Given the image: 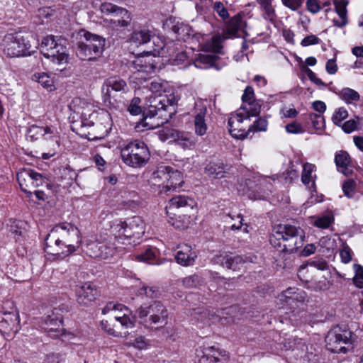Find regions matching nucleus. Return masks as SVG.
I'll list each match as a JSON object with an SVG mask.
<instances>
[{
  "instance_id": "nucleus-1",
  "label": "nucleus",
  "mask_w": 363,
  "mask_h": 363,
  "mask_svg": "<svg viewBox=\"0 0 363 363\" xmlns=\"http://www.w3.org/2000/svg\"><path fill=\"white\" fill-rule=\"evenodd\" d=\"M80 231L71 223H64L55 226L45 239V248L55 258L68 257L80 246Z\"/></svg>"
},
{
  "instance_id": "nucleus-2",
  "label": "nucleus",
  "mask_w": 363,
  "mask_h": 363,
  "mask_svg": "<svg viewBox=\"0 0 363 363\" xmlns=\"http://www.w3.org/2000/svg\"><path fill=\"white\" fill-rule=\"evenodd\" d=\"M110 237L118 244L132 245L143 237L145 223L142 218L133 216L125 220H115L109 225Z\"/></svg>"
},
{
  "instance_id": "nucleus-3",
  "label": "nucleus",
  "mask_w": 363,
  "mask_h": 363,
  "mask_svg": "<svg viewBox=\"0 0 363 363\" xmlns=\"http://www.w3.org/2000/svg\"><path fill=\"white\" fill-rule=\"evenodd\" d=\"M304 238L305 234L301 228L289 224H279L273 229L270 243L280 251L293 253L303 245Z\"/></svg>"
},
{
  "instance_id": "nucleus-4",
  "label": "nucleus",
  "mask_w": 363,
  "mask_h": 363,
  "mask_svg": "<svg viewBox=\"0 0 363 363\" xmlns=\"http://www.w3.org/2000/svg\"><path fill=\"white\" fill-rule=\"evenodd\" d=\"M77 42L76 54L82 60H93L99 57L105 46V39L88 31L81 30Z\"/></svg>"
},
{
  "instance_id": "nucleus-5",
  "label": "nucleus",
  "mask_w": 363,
  "mask_h": 363,
  "mask_svg": "<svg viewBox=\"0 0 363 363\" xmlns=\"http://www.w3.org/2000/svg\"><path fill=\"white\" fill-rule=\"evenodd\" d=\"M72 105L74 107V111L81 116L83 126H92L95 124L94 120H96L104 125L105 134H107L111 130V118L107 111H95L93 110L92 104H87L81 99L73 100Z\"/></svg>"
},
{
  "instance_id": "nucleus-6",
  "label": "nucleus",
  "mask_w": 363,
  "mask_h": 363,
  "mask_svg": "<svg viewBox=\"0 0 363 363\" xmlns=\"http://www.w3.org/2000/svg\"><path fill=\"white\" fill-rule=\"evenodd\" d=\"M245 26V22L240 15L233 16L224 30L223 34H218L212 36L210 39L199 42L201 50L221 53L223 43L225 40L235 37L239 30Z\"/></svg>"
},
{
  "instance_id": "nucleus-7",
  "label": "nucleus",
  "mask_w": 363,
  "mask_h": 363,
  "mask_svg": "<svg viewBox=\"0 0 363 363\" xmlns=\"http://www.w3.org/2000/svg\"><path fill=\"white\" fill-rule=\"evenodd\" d=\"M150 182L165 191L175 190L184 183L182 173L171 166L160 164L152 174Z\"/></svg>"
},
{
  "instance_id": "nucleus-8",
  "label": "nucleus",
  "mask_w": 363,
  "mask_h": 363,
  "mask_svg": "<svg viewBox=\"0 0 363 363\" xmlns=\"http://www.w3.org/2000/svg\"><path fill=\"white\" fill-rule=\"evenodd\" d=\"M121 157L126 165L140 168L147 164L150 157V152L143 141L135 140L121 147Z\"/></svg>"
},
{
  "instance_id": "nucleus-9",
  "label": "nucleus",
  "mask_w": 363,
  "mask_h": 363,
  "mask_svg": "<svg viewBox=\"0 0 363 363\" xmlns=\"http://www.w3.org/2000/svg\"><path fill=\"white\" fill-rule=\"evenodd\" d=\"M259 114V108L257 104H246L241 106L234 113H232L228 119L229 132L230 135L237 139H244L248 136L243 122L250 120L251 117L257 116Z\"/></svg>"
},
{
  "instance_id": "nucleus-10",
  "label": "nucleus",
  "mask_w": 363,
  "mask_h": 363,
  "mask_svg": "<svg viewBox=\"0 0 363 363\" xmlns=\"http://www.w3.org/2000/svg\"><path fill=\"white\" fill-rule=\"evenodd\" d=\"M3 52L8 57H19L30 55L38 46H32L29 40L21 33H8L2 40Z\"/></svg>"
},
{
  "instance_id": "nucleus-11",
  "label": "nucleus",
  "mask_w": 363,
  "mask_h": 363,
  "mask_svg": "<svg viewBox=\"0 0 363 363\" xmlns=\"http://www.w3.org/2000/svg\"><path fill=\"white\" fill-rule=\"evenodd\" d=\"M354 338V335L350 330L336 327L325 337L326 347L333 353H346L352 349Z\"/></svg>"
},
{
  "instance_id": "nucleus-12",
  "label": "nucleus",
  "mask_w": 363,
  "mask_h": 363,
  "mask_svg": "<svg viewBox=\"0 0 363 363\" xmlns=\"http://www.w3.org/2000/svg\"><path fill=\"white\" fill-rule=\"evenodd\" d=\"M138 317L146 327L155 324H165L168 318L166 307L159 301H155L148 306H141L138 309Z\"/></svg>"
},
{
  "instance_id": "nucleus-13",
  "label": "nucleus",
  "mask_w": 363,
  "mask_h": 363,
  "mask_svg": "<svg viewBox=\"0 0 363 363\" xmlns=\"http://www.w3.org/2000/svg\"><path fill=\"white\" fill-rule=\"evenodd\" d=\"M102 313L110 315L117 322L121 330L127 331L135 325V317L126 306L110 302L102 309Z\"/></svg>"
},
{
  "instance_id": "nucleus-14",
  "label": "nucleus",
  "mask_w": 363,
  "mask_h": 363,
  "mask_svg": "<svg viewBox=\"0 0 363 363\" xmlns=\"http://www.w3.org/2000/svg\"><path fill=\"white\" fill-rule=\"evenodd\" d=\"M101 13L107 15H111L113 18L106 19L105 21L113 29L120 28H127L131 22V15L130 12L122 7H119L111 3H103L100 6Z\"/></svg>"
},
{
  "instance_id": "nucleus-15",
  "label": "nucleus",
  "mask_w": 363,
  "mask_h": 363,
  "mask_svg": "<svg viewBox=\"0 0 363 363\" xmlns=\"http://www.w3.org/2000/svg\"><path fill=\"white\" fill-rule=\"evenodd\" d=\"M63 313L64 310L62 308H54L44 318L41 328L50 337L52 338L60 337L65 334Z\"/></svg>"
},
{
  "instance_id": "nucleus-16",
  "label": "nucleus",
  "mask_w": 363,
  "mask_h": 363,
  "mask_svg": "<svg viewBox=\"0 0 363 363\" xmlns=\"http://www.w3.org/2000/svg\"><path fill=\"white\" fill-rule=\"evenodd\" d=\"M28 133L31 138L41 136L45 142L48 148L58 149L60 144V133L56 126L47 125L45 126H38L33 125L30 126Z\"/></svg>"
},
{
  "instance_id": "nucleus-17",
  "label": "nucleus",
  "mask_w": 363,
  "mask_h": 363,
  "mask_svg": "<svg viewBox=\"0 0 363 363\" xmlns=\"http://www.w3.org/2000/svg\"><path fill=\"white\" fill-rule=\"evenodd\" d=\"M227 354L224 350H221L213 346L200 347L196 350L195 363H225Z\"/></svg>"
},
{
  "instance_id": "nucleus-18",
  "label": "nucleus",
  "mask_w": 363,
  "mask_h": 363,
  "mask_svg": "<svg viewBox=\"0 0 363 363\" xmlns=\"http://www.w3.org/2000/svg\"><path fill=\"white\" fill-rule=\"evenodd\" d=\"M0 321V333L6 340L12 339L21 330L20 315L17 311L4 314Z\"/></svg>"
},
{
  "instance_id": "nucleus-19",
  "label": "nucleus",
  "mask_w": 363,
  "mask_h": 363,
  "mask_svg": "<svg viewBox=\"0 0 363 363\" xmlns=\"http://www.w3.org/2000/svg\"><path fill=\"white\" fill-rule=\"evenodd\" d=\"M75 294L77 303L85 306L95 301L100 294L97 287L89 282L77 286Z\"/></svg>"
},
{
  "instance_id": "nucleus-20",
  "label": "nucleus",
  "mask_w": 363,
  "mask_h": 363,
  "mask_svg": "<svg viewBox=\"0 0 363 363\" xmlns=\"http://www.w3.org/2000/svg\"><path fill=\"white\" fill-rule=\"evenodd\" d=\"M130 69L133 74H148L155 71V62L149 54L138 55L131 62Z\"/></svg>"
},
{
  "instance_id": "nucleus-21",
  "label": "nucleus",
  "mask_w": 363,
  "mask_h": 363,
  "mask_svg": "<svg viewBox=\"0 0 363 363\" xmlns=\"http://www.w3.org/2000/svg\"><path fill=\"white\" fill-rule=\"evenodd\" d=\"M110 231L108 229H106L104 232H101L95 240H88L84 246V251L85 253L91 257L97 258L99 256H104L110 253L105 252L104 254L100 251L101 244H104V242H107L108 240L113 239V237H110Z\"/></svg>"
},
{
  "instance_id": "nucleus-22",
  "label": "nucleus",
  "mask_w": 363,
  "mask_h": 363,
  "mask_svg": "<svg viewBox=\"0 0 363 363\" xmlns=\"http://www.w3.org/2000/svg\"><path fill=\"white\" fill-rule=\"evenodd\" d=\"M126 88L127 84L123 79L116 77L107 79L102 86L104 102H111V90L125 91Z\"/></svg>"
},
{
  "instance_id": "nucleus-23",
  "label": "nucleus",
  "mask_w": 363,
  "mask_h": 363,
  "mask_svg": "<svg viewBox=\"0 0 363 363\" xmlns=\"http://www.w3.org/2000/svg\"><path fill=\"white\" fill-rule=\"evenodd\" d=\"M178 248L179 250L175 256L177 262L186 267L194 264L197 257L196 250L187 244L181 245Z\"/></svg>"
},
{
  "instance_id": "nucleus-24",
  "label": "nucleus",
  "mask_w": 363,
  "mask_h": 363,
  "mask_svg": "<svg viewBox=\"0 0 363 363\" xmlns=\"http://www.w3.org/2000/svg\"><path fill=\"white\" fill-rule=\"evenodd\" d=\"M335 162L337 170L349 176L352 174L353 167L350 155L344 150L336 152L335 155Z\"/></svg>"
},
{
  "instance_id": "nucleus-25",
  "label": "nucleus",
  "mask_w": 363,
  "mask_h": 363,
  "mask_svg": "<svg viewBox=\"0 0 363 363\" xmlns=\"http://www.w3.org/2000/svg\"><path fill=\"white\" fill-rule=\"evenodd\" d=\"M283 345L286 350H291L292 351L296 352V355L300 356L301 358H303V360L305 359L311 360L310 357L305 354L306 351L308 350V347L302 339L289 338L285 340Z\"/></svg>"
},
{
  "instance_id": "nucleus-26",
  "label": "nucleus",
  "mask_w": 363,
  "mask_h": 363,
  "mask_svg": "<svg viewBox=\"0 0 363 363\" xmlns=\"http://www.w3.org/2000/svg\"><path fill=\"white\" fill-rule=\"evenodd\" d=\"M193 63L196 67L199 69H205L211 67H214L218 70L220 69L218 65V57L209 54H199L194 60Z\"/></svg>"
},
{
  "instance_id": "nucleus-27",
  "label": "nucleus",
  "mask_w": 363,
  "mask_h": 363,
  "mask_svg": "<svg viewBox=\"0 0 363 363\" xmlns=\"http://www.w3.org/2000/svg\"><path fill=\"white\" fill-rule=\"evenodd\" d=\"M207 108L204 106L196 109L194 125L195 133L198 135L203 136L206 133L207 125L205 118Z\"/></svg>"
},
{
  "instance_id": "nucleus-28",
  "label": "nucleus",
  "mask_w": 363,
  "mask_h": 363,
  "mask_svg": "<svg viewBox=\"0 0 363 363\" xmlns=\"http://www.w3.org/2000/svg\"><path fill=\"white\" fill-rule=\"evenodd\" d=\"M65 43V40L50 35L44 37L40 43V52L45 56H53L52 52L58 45Z\"/></svg>"
},
{
  "instance_id": "nucleus-29",
  "label": "nucleus",
  "mask_w": 363,
  "mask_h": 363,
  "mask_svg": "<svg viewBox=\"0 0 363 363\" xmlns=\"http://www.w3.org/2000/svg\"><path fill=\"white\" fill-rule=\"evenodd\" d=\"M33 170L30 169H23L17 174V180L21 190L26 193H32L34 189L33 181Z\"/></svg>"
},
{
  "instance_id": "nucleus-30",
  "label": "nucleus",
  "mask_w": 363,
  "mask_h": 363,
  "mask_svg": "<svg viewBox=\"0 0 363 363\" xmlns=\"http://www.w3.org/2000/svg\"><path fill=\"white\" fill-rule=\"evenodd\" d=\"M195 319L204 325H211L219 320V316L213 310L198 308L193 314Z\"/></svg>"
},
{
  "instance_id": "nucleus-31",
  "label": "nucleus",
  "mask_w": 363,
  "mask_h": 363,
  "mask_svg": "<svg viewBox=\"0 0 363 363\" xmlns=\"http://www.w3.org/2000/svg\"><path fill=\"white\" fill-rule=\"evenodd\" d=\"M151 32L147 29L136 30L133 32L129 39L131 46L140 47L151 42Z\"/></svg>"
},
{
  "instance_id": "nucleus-32",
  "label": "nucleus",
  "mask_w": 363,
  "mask_h": 363,
  "mask_svg": "<svg viewBox=\"0 0 363 363\" xmlns=\"http://www.w3.org/2000/svg\"><path fill=\"white\" fill-rule=\"evenodd\" d=\"M123 346L127 347H133L138 350H145L150 346V341L145 336L137 335L131 338L124 337Z\"/></svg>"
},
{
  "instance_id": "nucleus-33",
  "label": "nucleus",
  "mask_w": 363,
  "mask_h": 363,
  "mask_svg": "<svg viewBox=\"0 0 363 363\" xmlns=\"http://www.w3.org/2000/svg\"><path fill=\"white\" fill-rule=\"evenodd\" d=\"M305 297L306 294L303 290L296 288H289L279 296V298L280 301L290 304L291 301H303Z\"/></svg>"
},
{
  "instance_id": "nucleus-34",
  "label": "nucleus",
  "mask_w": 363,
  "mask_h": 363,
  "mask_svg": "<svg viewBox=\"0 0 363 363\" xmlns=\"http://www.w3.org/2000/svg\"><path fill=\"white\" fill-rule=\"evenodd\" d=\"M315 166L311 163L306 162L303 165V171L301 174V182L310 189H315V179L316 175L314 174Z\"/></svg>"
},
{
  "instance_id": "nucleus-35",
  "label": "nucleus",
  "mask_w": 363,
  "mask_h": 363,
  "mask_svg": "<svg viewBox=\"0 0 363 363\" xmlns=\"http://www.w3.org/2000/svg\"><path fill=\"white\" fill-rule=\"evenodd\" d=\"M217 263L228 269L236 270L240 264L243 262V259L240 256H233L231 255H220L216 257Z\"/></svg>"
},
{
  "instance_id": "nucleus-36",
  "label": "nucleus",
  "mask_w": 363,
  "mask_h": 363,
  "mask_svg": "<svg viewBox=\"0 0 363 363\" xmlns=\"http://www.w3.org/2000/svg\"><path fill=\"white\" fill-rule=\"evenodd\" d=\"M64 43H65L58 45L55 49L52 51L53 56H45V57L57 65L67 63L69 55L67 54V49Z\"/></svg>"
},
{
  "instance_id": "nucleus-37",
  "label": "nucleus",
  "mask_w": 363,
  "mask_h": 363,
  "mask_svg": "<svg viewBox=\"0 0 363 363\" xmlns=\"http://www.w3.org/2000/svg\"><path fill=\"white\" fill-rule=\"evenodd\" d=\"M196 206L195 200L185 195H179L173 197L169 201V208H179L189 207L193 208Z\"/></svg>"
},
{
  "instance_id": "nucleus-38",
  "label": "nucleus",
  "mask_w": 363,
  "mask_h": 363,
  "mask_svg": "<svg viewBox=\"0 0 363 363\" xmlns=\"http://www.w3.org/2000/svg\"><path fill=\"white\" fill-rule=\"evenodd\" d=\"M205 173L213 178H222L224 177L225 166L221 162H210L204 169Z\"/></svg>"
},
{
  "instance_id": "nucleus-39",
  "label": "nucleus",
  "mask_w": 363,
  "mask_h": 363,
  "mask_svg": "<svg viewBox=\"0 0 363 363\" xmlns=\"http://www.w3.org/2000/svg\"><path fill=\"white\" fill-rule=\"evenodd\" d=\"M262 10L263 18L272 23L277 18L275 9L272 5L273 0H257Z\"/></svg>"
},
{
  "instance_id": "nucleus-40",
  "label": "nucleus",
  "mask_w": 363,
  "mask_h": 363,
  "mask_svg": "<svg viewBox=\"0 0 363 363\" xmlns=\"http://www.w3.org/2000/svg\"><path fill=\"white\" fill-rule=\"evenodd\" d=\"M101 329L110 335L116 337H126L129 333L128 331L121 330V327L117 324H111L108 320L101 321Z\"/></svg>"
},
{
  "instance_id": "nucleus-41",
  "label": "nucleus",
  "mask_w": 363,
  "mask_h": 363,
  "mask_svg": "<svg viewBox=\"0 0 363 363\" xmlns=\"http://www.w3.org/2000/svg\"><path fill=\"white\" fill-rule=\"evenodd\" d=\"M312 224L318 228H328L334 222V216L331 212L323 214L318 216H314L312 218Z\"/></svg>"
},
{
  "instance_id": "nucleus-42",
  "label": "nucleus",
  "mask_w": 363,
  "mask_h": 363,
  "mask_svg": "<svg viewBox=\"0 0 363 363\" xmlns=\"http://www.w3.org/2000/svg\"><path fill=\"white\" fill-rule=\"evenodd\" d=\"M32 79L39 83L43 88L49 91H52L55 89L53 79L47 73H36L33 74Z\"/></svg>"
},
{
  "instance_id": "nucleus-43",
  "label": "nucleus",
  "mask_w": 363,
  "mask_h": 363,
  "mask_svg": "<svg viewBox=\"0 0 363 363\" xmlns=\"http://www.w3.org/2000/svg\"><path fill=\"white\" fill-rule=\"evenodd\" d=\"M179 130L164 127L158 132V137L162 142L169 141L175 143L178 138Z\"/></svg>"
},
{
  "instance_id": "nucleus-44",
  "label": "nucleus",
  "mask_w": 363,
  "mask_h": 363,
  "mask_svg": "<svg viewBox=\"0 0 363 363\" xmlns=\"http://www.w3.org/2000/svg\"><path fill=\"white\" fill-rule=\"evenodd\" d=\"M113 239H108L107 242H104V244H101L100 247V251L102 254L105 252H108V251H111L109 254L103 255V256H99L97 258H101V259H108L109 257H113L115 253L117 251L118 246L115 242H113Z\"/></svg>"
},
{
  "instance_id": "nucleus-45",
  "label": "nucleus",
  "mask_w": 363,
  "mask_h": 363,
  "mask_svg": "<svg viewBox=\"0 0 363 363\" xmlns=\"http://www.w3.org/2000/svg\"><path fill=\"white\" fill-rule=\"evenodd\" d=\"M340 96L347 104L357 101L360 99V96L357 91L348 87L344 88L340 91Z\"/></svg>"
},
{
  "instance_id": "nucleus-46",
  "label": "nucleus",
  "mask_w": 363,
  "mask_h": 363,
  "mask_svg": "<svg viewBox=\"0 0 363 363\" xmlns=\"http://www.w3.org/2000/svg\"><path fill=\"white\" fill-rule=\"evenodd\" d=\"M175 143L183 149H191L195 145V142L191 137L188 133L182 131H179L178 138H177Z\"/></svg>"
},
{
  "instance_id": "nucleus-47",
  "label": "nucleus",
  "mask_w": 363,
  "mask_h": 363,
  "mask_svg": "<svg viewBox=\"0 0 363 363\" xmlns=\"http://www.w3.org/2000/svg\"><path fill=\"white\" fill-rule=\"evenodd\" d=\"M157 257L156 250L152 247H147L144 252L135 255V259L139 262L150 263Z\"/></svg>"
},
{
  "instance_id": "nucleus-48",
  "label": "nucleus",
  "mask_w": 363,
  "mask_h": 363,
  "mask_svg": "<svg viewBox=\"0 0 363 363\" xmlns=\"http://www.w3.org/2000/svg\"><path fill=\"white\" fill-rule=\"evenodd\" d=\"M138 294L142 298L153 299L158 296L159 291L155 286H145L140 288L138 291Z\"/></svg>"
},
{
  "instance_id": "nucleus-49",
  "label": "nucleus",
  "mask_w": 363,
  "mask_h": 363,
  "mask_svg": "<svg viewBox=\"0 0 363 363\" xmlns=\"http://www.w3.org/2000/svg\"><path fill=\"white\" fill-rule=\"evenodd\" d=\"M151 41L154 45L153 48L152 50L146 51L145 53L149 54L150 56L152 55V57H155L161 54L162 50L164 49V44L159 37L155 35L151 36Z\"/></svg>"
},
{
  "instance_id": "nucleus-50",
  "label": "nucleus",
  "mask_w": 363,
  "mask_h": 363,
  "mask_svg": "<svg viewBox=\"0 0 363 363\" xmlns=\"http://www.w3.org/2000/svg\"><path fill=\"white\" fill-rule=\"evenodd\" d=\"M254 90L253 89L248 86L245 88V91H244V94L242 96V106H245V105L247 104H257L258 106H259V111H261V104L260 103L254 99Z\"/></svg>"
},
{
  "instance_id": "nucleus-51",
  "label": "nucleus",
  "mask_w": 363,
  "mask_h": 363,
  "mask_svg": "<svg viewBox=\"0 0 363 363\" xmlns=\"http://www.w3.org/2000/svg\"><path fill=\"white\" fill-rule=\"evenodd\" d=\"M203 283L202 279L196 274H193L183 279V285L188 289L196 288Z\"/></svg>"
},
{
  "instance_id": "nucleus-52",
  "label": "nucleus",
  "mask_w": 363,
  "mask_h": 363,
  "mask_svg": "<svg viewBox=\"0 0 363 363\" xmlns=\"http://www.w3.org/2000/svg\"><path fill=\"white\" fill-rule=\"evenodd\" d=\"M268 122L264 118H257L252 125H250L247 132L248 135L252 132H258V131H266L267 129Z\"/></svg>"
},
{
  "instance_id": "nucleus-53",
  "label": "nucleus",
  "mask_w": 363,
  "mask_h": 363,
  "mask_svg": "<svg viewBox=\"0 0 363 363\" xmlns=\"http://www.w3.org/2000/svg\"><path fill=\"white\" fill-rule=\"evenodd\" d=\"M347 116V111L345 108L340 107L335 110L333 115L332 120L335 125L340 126L342 123V121L346 119Z\"/></svg>"
},
{
  "instance_id": "nucleus-54",
  "label": "nucleus",
  "mask_w": 363,
  "mask_h": 363,
  "mask_svg": "<svg viewBox=\"0 0 363 363\" xmlns=\"http://www.w3.org/2000/svg\"><path fill=\"white\" fill-rule=\"evenodd\" d=\"M342 191L347 198H352L355 194L356 183L352 179H347L342 184Z\"/></svg>"
},
{
  "instance_id": "nucleus-55",
  "label": "nucleus",
  "mask_w": 363,
  "mask_h": 363,
  "mask_svg": "<svg viewBox=\"0 0 363 363\" xmlns=\"http://www.w3.org/2000/svg\"><path fill=\"white\" fill-rule=\"evenodd\" d=\"M286 131L289 134H301L305 132L302 125L297 122L293 121L285 126Z\"/></svg>"
},
{
  "instance_id": "nucleus-56",
  "label": "nucleus",
  "mask_w": 363,
  "mask_h": 363,
  "mask_svg": "<svg viewBox=\"0 0 363 363\" xmlns=\"http://www.w3.org/2000/svg\"><path fill=\"white\" fill-rule=\"evenodd\" d=\"M335 9L339 17H347V1L345 0H335Z\"/></svg>"
},
{
  "instance_id": "nucleus-57",
  "label": "nucleus",
  "mask_w": 363,
  "mask_h": 363,
  "mask_svg": "<svg viewBox=\"0 0 363 363\" xmlns=\"http://www.w3.org/2000/svg\"><path fill=\"white\" fill-rule=\"evenodd\" d=\"M354 267L355 269L354 284L359 288H363V267L358 264H354Z\"/></svg>"
},
{
  "instance_id": "nucleus-58",
  "label": "nucleus",
  "mask_w": 363,
  "mask_h": 363,
  "mask_svg": "<svg viewBox=\"0 0 363 363\" xmlns=\"http://www.w3.org/2000/svg\"><path fill=\"white\" fill-rule=\"evenodd\" d=\"M309 118L315 129L320 130L324 127V118L322 115L311 113Z\"/></svg>"
},
{
  "instance_id": "nucleus-59",
  "label": "nucleus",
  "mask_w": 363,
  "mask_h": 363,
  "mask_svg": "<svg viewBox=\"0 0 363 363\" xmlns=\"http://www.w3.org/2000/svg\"><path fill=\"white\" fill-rule=\"evenodd\" d=\"M282 4L293 11H298L303 5V0H281Z\"/></svg>"
},
{
  "instance_id": "nucleus-60",
  "label": "nucleus",
  "mask_w": 363,
  "mask_h": 363,
  "mask_svg": "<svg viewBox=\"0 0 363 363\" xmlns=\"http://www.w3.org/2000/svg\"><path fill=\"white\" fill-rule=\"evenodd\" d=\"M179 218H181L180 217ZM189 218L184 217L182 219L170 218L169 223L177 229H184L188 227Z\"/></svg>"
},
{
  "instance_id": "nucleus-61",
  "label": "nucleus",
  "mask_w": 363,
  "mask_h": 363,
  "mask_svg": "<svg viewBox=\"0 0 363 363\" xmlns=\"http://www.w3.org/2000/svg\"><path fill=\"white\" fill-rule=\"evenodd\" d=\"M147 87L150 91L159 95H160L162 91L164 90V91H165V90L164 89V84L161 82L160 80L159 79L152 80L147 85Z\"/></svg>"
},
{
  "instance_id": "nucleus-62",
  "label": "nucleus",
  "mask_w": 363,
  "mask_h": 363,
  "mask_svg": "<svg viewBox=\"0 0 363 363\" xmlns=\"http://www.w3.org/2000/svg\"><path fill=\"white\" fill-rule=\"evenodd\" d=\"M140 99L139 98H133L128 107V111L133 116L140 114L142 111L141 107L140 106Z\"/></svg>"
},
{
  "instance_id": "nucleus-63",
  "label": "nucleus",
  "mask_w": 363,
  "mask_h": 363,
  "mask_svg": "<svg viewBox=\"0 0 363 363\" xmlns=\"http://www.w3.org/2000/svg\"><path fill=\"white\" fill-rule=\"evenodd\" d=\"M352 250L347 246H343L340 250V256L343 263H349L352 259Z\"/></svg>"
},
{
  "instance_id": "nucleus-64",
  "label": "nucleus",
  "mask_w": 363,
  "mask_h": 363,
  "mask_svg": "<svg viewBox=\"0 0 363 363\" xmlns=\"http://www.w3.org/2000/svg\"><path fill=\"white\" fill-rule=\"evenodd\" d=\"M307 10L311 13H317L321 10V5L318 0H308L306 1Z\"/></svg>"
}]
</instances>
